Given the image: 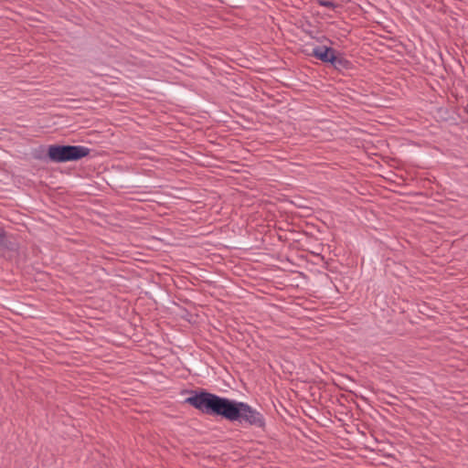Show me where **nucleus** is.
<instances>
[{
    "label": "nucleus",
    "mask_w": 468,
    "mask_h": 468,
    "mask_svg": "<svg viewBox=\"0 0 468 468\" xmlns=\"http://www.w3.org/2000/svg\"><path fill=\"white\" fill-rule=\"evenodd\" d=\"M186 401L202 412L221 416L228 420L245 421L258 427L264 424L262 415L244 402L230 400L207 392L189 397Z\"/></svg>",
    "instance_id": "obj_1"
},
{
    "label": "nucleus",
    "mask_w": 468,
    "mask_h": 468,
    "mask_svg": "<svg viewBox=\"0 0 468 468\" xmlns=\"http://www.w3.org/2000/svg\"><path fill=\"white\" fill-rule=\"evenodd\" d=\"M90 150L81 145H51L48 156L54 162L76 161L89 154Z\"/></svg>",
    "instance_id": "obj_2"
},
{
    "label": "nucleus",
    "mask_w": 468,
    "mask_h": 468,
    "mask_svg": "<svg viewBox=\"0 0 468 468\" xmlns=\"http://www.w3.org/2000/svg\"><path fill=\"white\" fill-rule=\"evenodd\" d=\"M313 55L324 62H330L335 67L342 66L344 59L335 55V51L327 47H318L314 48Z\"/></svg>",
    "instance_id": "obj_3"
},
{
    "label": "nucleus",
    "mask_w": 468,
    "mask_h": 468,
    "mask_svg": "<svg viewBox=\"0 0 468 468\" xmlns=\"http://www.w3.org/2000/svg\"><path fill=\"white\" fill-rule=\"evenodd\" d=\"M316 2L319 5L324 6V7L330 8V9H335L338 6L337 4H335V2L330 1V0H316Z\"/></svg>",
    "instance_id": "obj_4"
},
{
    "label": "nucleus",
    "mask_w": 468,
    "mask_h": 468,
    "mask_svg": "<svg viewBox=\"0 0 468 468\" xmlns=\"http://www.w3.org/2000/svg\"><path fill=\"white\" fill-rule=\"evenodd\" d=\"M3 238H4V232L3 230L0 229V241L3 240Z\"/></svg>",
    "instance_id": "obj_5"
}]
</instances>
